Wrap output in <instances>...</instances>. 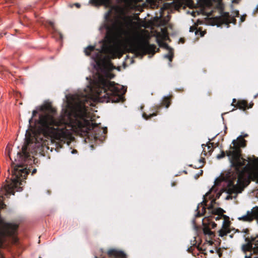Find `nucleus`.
Wrapping results in <instances>:
<instances>
[{
  "label": "nucleus",
  "instance_id": "nucleus-1",
  "mask_svg": "<svg viewBox=\"0 0 258 258\" xmlns=\"http://www.w3.org/2000/svg\"><path fill=\"white\" fill-rule=\"evenodd\" d=\"M84 94L73 95L68 101V107L63 109L59 117L55 119V109L50 105L45 104L32 112V120L38 111V123L45 137L68 142L72 138V132H87L92 128L89 111L87 104L94 96L101 102H119L126 92L122 86L110 82L106 77L99 75L91 87L88 86Z\"/></svg>",
  "mask_w": 258,
  "mask_h": 258
},
{
  "label": "nucleus",
  "instance_id": "nucleus-2",
  "mask_svg": "<svg viewBox=\"0 0 258 258\" xmlns=\"http://www.w3.org/2000/svg\"><path fill=\"white\" fill-rule=\"evenodd\" d=\"M139 24L133 21L130 16H124L121 21L117 20L107 28L105 42L101 51L93 56L96 62L102 59V52L113 58L121 56L124 51L137 55L154 53L155 46L142 40L138 31Z\"/></svg>",
  "mask_w": 258,
  "mask_h": 258
},
{
  "label": "nucleus",
  "instance_id": "nucleus-3",
  "mask_svg": "<svg viewBox=\"0 0 258 258\" xmlns=\"http://www.w3.org/2000/svg\"><path fill=\"white\" fill-rule=\"evenodd\" d=\"M12 165L14 170L11 183L5 185L0 190V209H4L6 207L3 202V195H14L15 188L17 189V191H21L22 189L20 185L23 184L22 182L26 179L28 173V170L26 168H23L20 165ZM17 227V225L7 223L0 217V246L3 242L4 237L6 235L14 234ZM0 258L5 257L1 256Z\"/></svg>",
  "mask_w": 258,
  "mask_h": 258
},
{
  "label": "nucleus",
  "instance_id": "nucleus-4",
  "mask_svg": "<svg viewBox=\"0 0 258 258\" xmlns=\"http://www.w3.org/2000/svg\"><path fill=\"white\" fill-rule=\"evenodd\" d=\"M232 143L234 148L227 152V155L229 157L231 166L234 168L236 173L234 176H229V185L231 186L229 189L234 193H240L243 189L248 184L245 183V177L246 171L244 167L249 162V159L253 160L255 157L248 158L246 160L241 157L240 147L245 146V140L242 138L239 137L237 140H233Z\"/></svg>",
  "mask_w": 258,
  "mask_h": 258
},
{
  "label": "nucleus",
  "instance_id": "nucleus-5",
  "mask_svg": "<svg viewBox=\"0 0 258 258\" xmlns=\"http://www.w3.org/2000/svg\"><path fill=\"white\" fill-rule=\"evenodd\" d=\"M239 236L244 239L245 244L242 245L244 251H250L249 255H245L246 258H258V233L255 235L249 236L248 230L245 229L238 232Z\"/></svg>",
  "mask_w": 258,
  "mask_h": 258
},
{
  "label": "nucleus",
  "instance_id": "nucleus-6",
  "mask_svg": "<svg viewBox=\"0 0 258 258\" xmlns=\"http://www.w3.org/2000/svg\"><path fill=\"white\" fill-rule=\"evenodd\" d=\"M42 144V140H41V142L38 141L36 137H29L28 135H27L26 137V143L22 148V152H17L18 160L19 161H22L23 159L30 157V153L33 154L36 152V151L34 150V149L31 150L30 148H39Z\"/></svg>",
  "mask_w": 258,
  "mask_h": 258
},
{
  "label": "nucleus",
  "instance_id": "nucleus-7",
  "mask_svg": "<svg viewBox=\"0 0 258 258\" xmlns=\"http://www.w3.org/2000/svg\"><path fill=\"white\" fill-rule=\"evenodd\" d=\"M244 169L246 171L244 178L245 184H249L250 179L258 183V158H254L253 160L249 159Z\"/></svg>",
  "mask_w": 258,
  "mask_h": 258
},
{
  "label": "nucleus",
  "instance_id": "nucleus-8",
  "mask_svg": "<svg viewBox=\"0 0 258 258\" xmlns=\"http://www.w3.org/2000/svg\"><path fill=\"white\" fill-rule=\"evenodd\" d=\"M218 8L220 10V16L213 18V21L214 25L220 26L223 24L228 25L230 23H235V19L233 17L229 16L228 13L223 12V5L221 2H219L217 5Z\"/></svg>",
  "mask_w": 258,
  "mask_h": 258
},
{
  "label": "nucleus",
  "instance_id": "nucleus-9",
  "mask_svg": "<svg viewBox=\"0 0 258 258\" xmlns=\"http://www.w3.org/2000/svg\"><path fill=\"white\" fill-rule=\"evenodd\" d=\"M238 219L244 222H251L254 219L258 220V207H253L250 211H248L246 214Z\"/></svg>",
  "mask_w": 258,
  "mask_h": 258
},
{
  "label": "nucleus",
  "instance_id": "nucleus-10",
  "mask_svg": "<svg viewBox=\"0 0 258 258\" xmlns=\"http://www.w3.org/2000/svg\"><path fill=\"white\" fill-rule=\"evenodd\" d=\"M126 3L129 4L132 2H136L138 0H123ZM90 4L96 7L104 6L105 7H109L111 4V0H90Z\"/></svg>",
  "mask_w": 258,
  "mask_h": 258
},
{
  "label": "nucleus",
  "instance_id": "nucleus-11",
  "mask_svg": "<svg viewBox=\"0 0 258 258\" xmlns=\"http://www.w3.org/2000/svg\"><path fill=\"white\" fill-rule=\"evenodd\" d=\"M229 226V221L227 219H224L223 222L222 227L219 231V236L222 237L229 233L230 232Z\"/></svg>",
  "mask_w": 258,
  "mask_h": 258
},
{
  "label": "nucleus",
  "instance_id": "nucleus-12",
  "mask_svg": "<svg viewBox=\"0 0 258 258\" xmlns=\"http://www.w3.org/2000/svg\"><path fill=\"white\" fill-rule=\"evenodd\" d=\"M109 258H125V253L116 249H110L107 252Z\"/></svg>",
  "mask_w": 258,
  "mask_h": 258
},
{
  "label": "nucleus",
  "instance_id": "nucleus-13",
  "mask_svg": "<svg viewBox=\"0 0 258 258\" xmlns=\"http://www.w3.org/2000/svg\"><path fill=\"white\" fill-rule=\"evenodd\" d=\"M203 232L205 235L206 236V238L209 241H210L215 236V234L213 232H212L209 227L206 225H204L203 227Z\"/></svg>",
  "mask_w": 258,
  "mask_h": 258
},
{
  "label": "nucleus",
  "instance_id": "nucleus-14",
  "mask_svg": "<svg viewBox=\"0 0 258 258\" xmlns=\"http://www.w3.org/2000/svg\"><path fill=\"white\" fill-rule=\"evenodd\" d=\"M237 106L239 109L245 110L247 107V103L244 100L239 101L237 103Z\"/></svg>",
  "mask_w": 258,
  "mask_h": 258
},
{
  "label": "nucleus",
  "instance_id": "nucleus-15",
  "mask_svg": "<svg viewBox=\"0 0 258 258\" xmlns=\"http://www.w3.org/2000/svg\"><path fill=\"white\" fill-rule=\"evenodd\" d=\"M201 4L205 7H210L212 5L211 0H199Z\"/></svg>",
  "mask_w": 258,
  "mask_h": 258
},
{
  "label": "nucleus",
  "instance_id": "nucleus-16",
  "mask_svg": "<svg viewBox=\"0 0 258 258\" xmlns=\"http://www.w3.org/2000/svg\"><path fill=\"white\" fill-rule=\"evenodd\" d=\"M94 50V46H88L84 50L85 54L87 55L90 54V53Z\"/></svg>",
  "mask_w": 258,
  "mask_h": 258
},
{
  "label": "nucleus",
  "instance_id": "nucleus-17",
  "mask_svg": "<svg viewBox=\"0 0 258 258\" xmlns=\"http://www.w3.org/2000/svg\"><path fill=\"white\" fill-rule=\"evenodd\" d=\"M224 211L221 208H216L213 210V213L217 215H223Z\"/></svg>",
  "mask_w": 258,
  "mask_h": 258
},
{
  "label": "nucleus",
  "instance_id": "nucleus-18",
  "mask_svg": "<svg viewBox=\"0 0 258 258\" xmlns=\"http://www.w3.org/2000/svg\"><path fill=\"white\" fill-rule=\"evenodd\" d=\"M173 57V52L171 50H170L168 54L165 55V57L168 58L170 61H171Z\"/></svg>",
  "mask_w": 258,
  "mask_h": 258
},
{
  "label": "nucleus",
  "instance_id": "nucleus-19",
  "mask_svg": "<svg viewBox=\"0 0 258 258\" xmlns=\"http://www.w3.org/2000/svg\"><path fill=\"white\" fill-rule=\"evenodd\" d=\"M156 115L154 113H152V114H150L149 115H147L146 114L144 113L143 114V117L145 119H148L150 118H151V117L153 116H155Z\"/></svg>",
  "mask_w": 258,
  "mask_h": 258
},
{
  "label": "nucleus",
  "instance_id": "nucleus-20",
  "mask_svg": "<svg viewBox=\"0 0 258 258\" xmlns=\"http://www.w3.org/2000/svg\"><path fill=\"white\" fill-rule=\"evenodd\" d=\"M216 220H219L222 218H223L224 220L226 219V217L224 215H217L216 217H214Z\"/></svg>",
  "mask_w": 258,
  "mask_h": 258
},
{
  "label": "nucleus",
  "instance_id": "nucleus-21",
  "mask_svg": "<svg viewBox=\"0 0 258 258\" xmlns=\"http://www.w3.org/2000/svg\"><path fill=\"white\" fill-rule=\"evenodd\" d=\"M225 156V153L222 151L220 154H219L217 156V158L218 159H221Z\"/></svg>",
  "mask_w": 258,
  "mask_h": 258
},
{
  "label": "nucleus",
  "instance_id": "nucleus-22",
  "mask_svg": "<svg viewBox=\"0 0 258 258\" xmlns=\"http://www.w3.org/2000/svg\"><path fill=\"white\" fill-rule=\"evenodd\" d=\"M164 103L165 104V107L166 108H168L170 105V102H169V101L168 100V99H166L165 101V102Z\"/></svg>",
  "mask_w": 258,
  "mask_h": 258
},
{
  "label": "nucleus",
  "instance_id": "nucleus-23",
  "mask_svg": "<svg viewBox=\"0 0 258 258\" xmlns=\"http://www.w3.org/2000/svg\"><path fill=\"white\" fill-rule=\"evenodd\" d=\"M211 227L213 228H214L216 227V224L215 223H212L211 224Z\"/></svg>",
  "mask_w": 258,
  "mask_h": 258
},
{
  "label": "nucleus",
  "instance_id": "nucleus-24",
  "mask_svg": "<svg viewBox=\"0 0 258 258\" xmlns=\"http://www.w3.org/2000/svg\"><path fill=\"white\" fill-rule=\"evenodd\" d=\"M240 0H233L232 2L235 3H238Z\"/></svg>",
  "mask_w": 258,
  "mask_h": 258
},
{
  "label": "nucleus",
  "instance_id": "nucleus-25",
  "mask_svg": "<svg viewBox=\"0 0 258 258\" xmlns=\"http://www.w3.org/2000/svg\"><path fill=\"white\" fill-rule=\"evenodd\" d=\"M194 27H191L190 28L189 31H190V32H193V31H194Z\"/></svg>",
  "mask_w": 258,
  "mask_h": 258
},
{
  "label": "nucleus",
  "instance_id": "nucleus-26",
  "mask_svg": "<svg viewBox=\"0 0 258 258\" xmlns=\"http://www.w3.org/2000/svg\"><path fill=\"white\" fill-rule=\"evenodd\" d=\"M200 34L201 36H203L204 35L205 33L204 32L202 31L200 32Z\"/></svg>",
  "mask_w": 258,
  "mask_h": 258
},
{
  "label": "nucleus",
  "instance_id": "nucleus-27",
  "mask_svg": "<svg viewBox=\"0 0 258 258\" xmlns=\"http://www.w3.org/2000/svg\"><path fill=\"white\" fill-rule=\"evenodd\" d=\"M148 1L151 3H154V2H156L157 0H148Z\"/></svg>",
  "mask_w": 258,
  "mask_h": 258
},
{
  "label": "nucleus",
  "instance_id": "nucleus-28",
  "mask_svg": "<svg viewBox=\"0 0 258 258\" xmlns=\"http://www.w3.org/2000/svg\"><path fill=\"white\" fill-rule=\"evenodd\" d=\"M235 102H236V99H233V102H232V105H233V104H234V103H235Z\"/></svg>",
  "mask_w": 258,
  "mask_h": 258
},
{
  "label": "nucleus",
  "instance_id": "nucleus-29",
  "mask_svg": "<svg viewBox=\"0 0 258 258\" xmlns=\"http://www.w3.org/2000/svg\"><path fill=\"white\" fill-rule=\"evenodd\" d=\"M36 169H33L32 171V174H33L34 173H35L36 172Z\"/></svg>",
  "mask_w": 258,
  "mask_h": 258
},
{
  "label": "nucleus",
  "instance_id": "nucleus-30",
  "mask_svg": "<svg viewBox=\"0 0 258 258\" xmlns=\"http://www.w3.org/2000/svg\"><path fill=\"white\" fill-rule=\"evenodd\" d=\"M244 21V16L241 18V21L243 22Z\"/></svg>",
  "mask_w": 258,
  "mask_h": 258
},
{
  "label": "nucleus",
  "instance_id": "nucleus-31",
  "mask_svg": "<svg viewBox=\"0 0 258 258\" xmlns=\"http://www.w3.org/2000/svg\"><path fill=\"white\" fill-rule=\"evenodd\" d=\"M75 5L78 7L79 8L80 7V5L79 4H76Z\"/></svg>",
  "mask_w": 258,
  "mask_h": 258
},
{
  "label": "nucleus",
  "instance_id": "nucleus-32",
  "mask_svg": "<svg viewBox=\"0 0 258 258\" xmlns=\"http://www.w3.org/2000/svg\"><path fill=\"white\" fill-rule=\"evenodd\" d=\"M50 24L52 26V27H53V23L52 22H50Z\"/></svg>",
  "mask_w": 258,
  "mask_h": 258
},
{
  "label": "nucleus",
  "instance_id": "nucleus-33",
  "mask_svg": "<svg viewBox=\"0 0 258 258\" xmlns=\"http://www.w3.org/2000/svg\"><path fill=\"white\" fill-rule=\"evenodd\" d=\"M238 12H236V16H238Z\"/></svg>",
  "mask_w": 258,
  "mask_h": 258
},
{
  "label": "nucleus",
  "instance_id": "nucleus-34",
  "mask_svg": "<svg viewBox=\"0 0 258 258\" xmlns=\"http://www.w3.org/2000/svg\"><path fill=\"white\" fill-rule=\"evenodd\" d=\"M198 32L197 31H196V34H198Z\"/></svg>",
  "mask_w": 258,
  "mask_h": 258
},
{
  "label": "nucleus",
  "instance_id": "nucleus-35",
  "mask_svg": "<svg viewBox=\"0 0 258 258\" xmlns=\"http://www.w3.org/2000/svg\"><path fill=\"white\" fill-rule=\"evenodd\" d=\"M193 13H195L194 12H192V13H191V15H194Z\"/></svg>",
  "mask_w": 258,
  "mask_h": 258
},
{
  "label": "nucleus",
  "instance_id": "nucleus-36",
  "mask_svg": "<svg viewBox=\"0 0 258 258\" xmlns=\"http://www.w3.org/2000/svg\"><path fill=\"white\" fill-rule=\"evenodd\" d=\"M193 13H195L194 12H192V13H191V15H194Z\"/></svg>",
  "mask_w": 258,
  "mask_h": 258
},
{
  "label": "nucleus",
  "instance_id": "nucleus-37",
  "mask_svg": "<svg viewBox=\"0 0 258 258\" xmlns=\"http://www.w3.org/2000/svg\"><path fill=\"white\" fill-rule=\"evenodd\" d=\"M95 257H96V258H97V256H95Z\"/></svg>",
  "mask_w": 258,
  "mask_h": 258
}]
</instances>
